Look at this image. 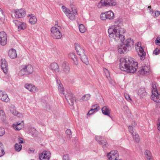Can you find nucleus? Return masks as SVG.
Listing matches in <instances>:
<instances>
[{"instance_id": "obj_64", "label": "nucleus", "mask_w": 160, "mask_h": 160, "mask_svg": "<svg viewBox=\"0 0 160 160\" xmlns=\"http://www.w3.org/2000/svg\"><path fill=\"white\" fill-rule=\"evenodd\" d=\"M56 82L58 85L60 84H61L62 83L59 80H58L57 79V78H56Z\"/></svg>"}, {"instance_id": "obj_11", "label": "nucleus", "mask_w": 160, "mask_h": 160, "mask_svg": "<svg viewBox=\"0 0 160 160\" xmlns=\"http://www.w3.org/2000/svg\"><path fill=\"white\" fill-rule=\"evenodd\" d=\"M14 15L16 18H21L26 15V11L23 9H20L15 10Z\"/></svg>"}, {"instance_id": "obj_44", "label": "nucleus", "mask_w": 160, "mask_h": 160, "mask_svg": "<svg viewBox=\"0 0 160 160\" xmlns=\"http://www.w3.org/2000/svg\"><path fill=\"white\" fill-rule=\"evenodd\" d=\"M66 132L67 134V138H71L72 137V135L70 129H67L66 131Z\"/></svg>"}, {"instance_id": "obj_4", "label": "nucleus", "mask_w": 160, "mask_h": 160, "mask_svg": "<svg viewBox=\"0 0 160 160\" xmlns=\"http://www.w3.org/2000/svg\"><path fill=\"white\" fill-rule=\"evenodd\" d=\"M152 94L151 96V99L157 102H160V94L157 91L155 84L152 85Z\"/></svg>"}, {"instance_id": "obj_2", "label": "nucleus", "mask_w": 160, "mask_h": 160, "mask_svg": "<svg viewBox=\"0 0 160 160\" xmlns=\"http://www.w3.org/2000/svg\"><path fill=\"white\" fill-rule=\"evenodd\" d=\"M119 61V68L121 70L128 73H133L136 71L135 67H137L138 64L133 58L126 56L121 58Z\"/></svg>"}, {"instance_id": "obj_10", "label": "nucleus", "mask_w": 160, "mask_h": 160, "mask_svg": "<svg viewBox=\"0 0 160 160\" xmlns=\"http://www.w3.org/2000/svg\"><path fill=\"white\" fill-rule=\"evenodd\" d=\"M40 160H49L51 156L50 152L49 151H44L39 154Z\"/></svg>"}, {"instance_id": "obj_33", "label": "nucleus", "mask_w": 160, "mask_h": 160, "mask_svg": "<svg viewBox=\"0 0 160 160\" xmlns=\"http://www.w3.org/2000/svg\"><path fill=\"white\" fill-rule=\"evenodd\" d=\"M62 11L64 12L66 16L68 15L69 13L70 12V10L69 9L66 8L65 6H62Z\"/></svg>"}, {"instance_id": "obj_53", "label": "nucleus", "mask_w": 160, "mask_h": 160, "mask_svg": "<svg viewBox=\"0 0 160 160\" xmlns=\"http://www.w3.org/2000/svg\"><path fill=\"white\" fill-rule=\"evenodd\" d=\"M160 14V12L159 11H155L154 13V18H156L158 17Z\"/></svg>"}, {"instance_id": "obj_13", "label": "nucleus", "mask_w": 160, "mask_h": 160, "mask_svg": "<svg viewBox=\"0 0 160 160\" xmlns=\"http://www.w3.org/2000/svg\"><path fill=\"white\" fill-rule=\"evenodd\" d=\"M7 35L4 32H0V43L1 45H5L7 42Z\"/></svg>"}, {"instance_id": "obj_24", "label": "nucleus", "mask_w": 160, "mask_h": 160, "mask_svg": "<svg viewBox=\"0 0 160 160\" xmlns=\"http://www.w3.org/2000/svg\"><path fill=\"white\" fill-rule=\"evenodd\" d=\"M134 42L131 39V38H128L125 41L124 44H125V46L129 48L131 47V46L134 45Z\"/></svg>"}, {"instance_id": "obj_54", "label": "nucleus", "mask_w": 160, "mask_h": 160, "mask_svg": "<svg viewBox=\"0 0 160 160\" xmlns=\"http://www.w3.org/2000/svg\"><path fill=\"white\" fill-rule=\"evenodd\" d=\"M128 128L129 129V132L131 133L132 134L133 133H134V132H133V127L131 126H128Z\"/></svg>"}, {"instance_id": "obj_38", "label": "nucleus", "mask_w": 160, "mask_h": 160, "mask_svg": "<svg viewBox=\"0 0 160 160\" xmlns=\"http://www.w3.org/2000/svg\"><path fill=\"white\" fill-rule=\"evenodd\" d=\"M58 88L59 91L62 94H64V89L62 84L58 85Z\"/></svg>"}, {"instance_id": "obj_56", "label": "nucleus", "mask_w": 160, "mask_h": 160, "mask_svg": "<svg viewBox=\"0 0 160 160\" xmlns=\"http://www.w3.org/2000/svg\"><path fill=\"white\" fill-rule=\"evenodd\" d=\"M18 142L19 143H20L21 144V143H23V138L20 137H19Z\"/></svg>"}, {"instance_id": "obj_50", "label": "nucleus", "mask_w": 160, "mask_h": 160, "mask_svg": "<svg viewBox=\"0 0 160 160\" xmlns=\"http://www.w3.org/2000/svg\"><path fill=\"white\" fill-rule=\"evenodd\" d=\"M4 16L3 12L2 10L0 8V23L1 22V18Z\"/></svg>"}, {"instance_id": "obj_35", "label": "nucleus", "mask_w": 160, "mask_h": 160, "mask_svg": "<svg viewBox=\"0 0 160 160\" xmlns=\"http://www.w3.org/2000/svg\"><path fill=\"white\" fill-rule=\"evenodd\" d=\"M6 115L4 111L2 110H0V118L2 121H4L6 118Z\"/></svg>"}, {"instance_id": "obj_61", "label": "nucleus", "mask_w": 160, "mask_h": 160, "mask_svg": "<svg viewBox=\"0 0 160 160\" xmlns=\"http://www.w3.org/2000/svg\"><path fill=\"white\" fill-rule=\"evenodd\" d=\"M99 108H94L93 109H92V111H93V112H98V110H99Z\"/></svg>"}, {"instance_id": "obj_49", "label": "nucleus", "mask_w": 160, "mask_h": 160, "mask_svg": "<svg viewBox=\"0 0 160 160\" xmlns=\"http://www.w3.org/2000/svg\"><path fill=\"white\" fill-rule=\"evenodd\" d=\"M5 133V129L3 128H0V136H3Z\"/></svg>"}, {"instance_id": "obj_26", "label": "nucleus", "mask_w": 160, "mask_h": 160, "mask_svg": "<svg viewBox=\"0 0 160 160\" xmlns=\"http://www.w3.org/2000/svg\"><path fill=\"white\" fill-rule=\"evenodd\" d=\"M147 94L145 89L144 88H142L139 89L138 92V94L141 97L143 98Z\"/></svg>"}, {"instance_id": "obj_16", "label": "nucleus", "mask_w": 160, "mask_h": 160, "mask_svg": "<svg viewBox=\"0 0 160 160\" xmlns=\"http://www.w3.org/2000/svg\"><path fill=\"white\" fill-rule=\"evenodd\" d=\"M70 67L69 64L66 62H64L62 65V70L65 73L67 74L69 72Z\"/></svg>"}, {"instance_id": "obj_45", "label": "nucleus", "mask_w": 160, "mask_h": 160, "mask_svg": "<svg viewBox=\"0 0 160 160\" xmlns=\"http://www.w3.org/2000/svg\"><path fill=\"white\" fill-rule=\"evenodd\" d=\"M103 70L105 74L106 78H108V79H109V78L110 77V75L108 70L106 68H104Z\"/></svg>"}, {"instance_id": "obj_57", "label": "nucleus", "mask_w": 160, "mask_h": 160, "mask_svg": "<svg viewBox=\"0 0 160 160\" xmlns=\"http://www.w3.org/2000/svg\"><path fill=\"white\" fill-rule=\"evenodd\" d=\"M148 8L150 11V13H151V14H153L154 12L152 9L151 8V6H148Z\"/></svg>"}, {"instance_id": "obj_62", "label": "nucleus", "mask_w": 160, "mask_h": 160, "mask_svg": "<svg viewBox=\"0 0 160 160\" xmlns=\"http://www.w3.org/2000/svg\"><path fill=\"white\" fill-rule=\"evenodd\" d=\"M158 48H156L153 51V54H155L156 55H158V53L157 52Z\"/></svg>"}, {"instance_id": "obj_48", "label": "nucleus", "mask_w": 160, "mask_h": 160, "mask_svg": "<svg viewBox=\"0 0 160 160\" xmlns=\"http://www.w3.org/2000/svg\"><path fill=\"white\" fill-rule=\"evenodd\" d=\"M38 91L37 88L35 86L32 85V88L30 90L31 92H37Z\"/></svg>"}, {"instance_id": "obj_9", "label": "nucleus", "mask_w": 160, "mask_h": 160, "mask_svg": "<svg viewBox=\"0 0 160 160\" xmlns=\"http://www.w3.org/2000/svg\"><path fill=\"white\" fill-rule=\"evenodd\" d=\"M120 40L122 43L118 46L117 49L118 51L121 54H125L127 51H129V49L125 46V44L123 43V42L124 41H121L120 39H119L118 40Z\"/></svg>"}, {"instance_id": "obj_27", "label": "nucleus", "mask_w": 160, "mask_h": 160, "mask_svg": "<svg viewBox=\"0 0 160 160\" xmlns=\"http://www.w3.org/2000/svg\"><path fill=\"white\" fill-rule=\"evenodd\" d=\"M80 56V58L82 61L86 65H88L89 64V61L87 57L85 54L83 55H81Z\"/></svg>"}, {"instance_id": "obj_41", "label": "nucleus", "mask_w": 160, "mask_h": 160, "mask_svg": "<svg viewBox=\"0 0 160 160\" xmlns=\"http://www.w3.org/2000/svg\"><path fill=\"white\" fill-rule=\"evenodd\" d=\"M80 31L82 33H84L86 31L84 26L82 24H80L79 27Z\"/></svg>"}, {"instance_id": "obj_37", "label": "nucleus", "mask_w": 160, "mask_h": 160, "mask_svg": "<svg viewBox=\"0 0 160 160\" xmlns=\"http://www.w3.org/2000/svg\"><path fill=\"white\" fill-rule=\"evenodd\" d=\"M12 108H10V110L12 113L14 115L17 116L18 117H20V113L18 112L16 110L13 109L12 110Z\"/></svg>"}, {"instance_id": "obj_39", "label": "nucleus", "mask_w": 160, "mask_h": 160, "mask_svg": "<svg viewBox=\"0 0 160 160\" xmlns=\"http://www.w3.org/2000/svg\"><path fill=\"white\" fill-rule=\"evenodd\" d=\"M3 147L2 143L0 142V157L3 156L5 154V152L3 149Z\"/></svg>"}, {"instance_id": "obj_43", "label": "nucleus", "mask_w": 160, "mask_h": 160, "mask_svg": "<svg viewBox=\"0 0 160 160\" xmlns=\"http://www.w3.org/2000/svg\"><path fill=\"white\" fill-rule=\"evenodd\" d=\"M102 143V144H99L102 145V147L103 148H107L108 147V143L107 142V141L105 140H103Z\"/></svg>"}, {"instance_id": "obj_52", "label": "nucleus", "mask_w": 160, "mask_h": 160, "mask_svg": "<svg viewBox=\"0 0 160 160\" xmlns=\"http://www.w3.org/2000/svg\"><path fill=\"white\" fill-rule=\"evenodd\" d=\"M155 43L157 45H160V37H158L155 41Z\"/></svg>"}, {"instance_id": "obj_7", "label": "nucleus", "mask_w": 160, "mask_h": 160, "mask_svg": "<svg viewBox=\"0 0 160 160\" xmlns=\"http://www.w3.org/2000/svg\"><path fill=\"white\" fill-rule=\"evenodd\" d=\"M136 45V49L140 59L142 60L144 59L145 58L146 53L144 51L143 48L141 47V42H138Z\"/></svg>"}, {"instance_id": "obj_18", "label": "nucleus", "mask_w": 160, "mask_h": 160, "mask_svg": "<svg viewBox=\"0 0 160 160\" xmlns=\"http://www.w3.org/2000/svg\"><path fill=\"white\" fill-rule=\"evenodd\" d=\"M69 15L67 16L71 20H73L75 19V15H78L77 11L76 9L74 8L72 9V11H70Z\"/></svg>"}, {"instance_id": "obj_28", "label": "nucleus", "mask_w": 160, "mask_h": 160, "mask_svg": "<svg viewBox=\"0 0 160 160\" xmlns=\"http://www.w3.org/2000/svg\"><path fill=\"white\" fill-rule=\"evenodd\" d=\"M30 17L29 22L31 24H35L37 21V19L36 17L32 14L28 15Z\"/></svg>"}, {"instance_id": "obj_42", "label": "nucleus", "mask_w": 160, "mask_h": 160, "mask_svg": "<svg viewBox=\"0 0 160 160\" xmlns=\"http://www.w3.org/2000/svg\"><path fill=\"white\" fill-rule=\"evenodd\" d=\"M102 143V144H99L102 145V147L103 148H107L108 147V143L107 142V141L105 140H103Z\"/></svg>"}, {"instance_id": "obj_51", "label": "nucleus", "mask_w": 160, "mask_h": 160, "mask_svg": "<svg viewBox=\"0 0 160 160\" xmlns=\"http://www.w3.org/2000/svg\"><path fill=\"white\" fill-rule=\"evenodd\" d=\"M62 160H69V156L68 154H65L63 155Z\"/></svg>"}, {"instance_id": "obj_12", "label": "nucleus", "mask_w": 160, "mask_h": 160, "mask_svg": "<svg viewBox=\"0 0 160 160\" xmlns=\"http://www.w3.org/2000/svg\"><path fill=\"white\" fill-rule=\"evenodd\" d=\"M117 150L111 151L107 154V156L109 160H117V158L119 157V154Z\"/></svg>"}, {"instance_id": "obj_55", "label": "nucleus", "mask_w": 160, "mask_h": 160, "mask_svg": "<svg viewBox=\"0 0 160 160\" xmlns=\"http://www.w3.org/2000/svg\"><path fill=\"white\" fill-rule=\"evenodd\" d=\"M158 123L157 124V128L160 131V118H158Z\"/></svg>"}, {"instance_id": "obj_60", "label": "nucleus", "mask_w": 160, "mask_h": 160, "mask_svg": "<svg viewBox=\"0 0 160 160\" xmlns=\"http://www.w3.org/2000/svg\"><path fill=\"white\" fill-rule=\"evenodd\" d=\"M125 97L126 99L128 101L131 100V99L130 96L128 95H125Z\"/></svg>"}, {"instance_id": "obj_59", "label": "nucleus", "mask_w": 160, "mask_h": 160, "mask_svg": "<svg viewBox=\"0 0 160 160\" xmlns=\"http://www.w3.org/2000/svg\"><path fill=\"white\" fill-rule=\"evenodd\" d=\"M94 112H93V111H92V109H91L88 112L87 115H92V114L94 113Z\"/></svg>"}, {"instance_id": "obj_5", "label": "nucleus", "mask_w": 160, "mask_h": 160, "mask_svg": "<svg viewBox=\"0 0 160 160\" xmlns=\"http://www.w3.org/2000/svg\"><path fill=\"white\" fill-rule=\"evenodd\" d=\"M116 5L117 3L112 0H101L98 3L97 6L98 8H101L102 7L115 6Z\"/></svg>"}, {"instance_id": "obj_34", "label": "nucleus", "mask_w": 160, "mask_h": 160, "mask_svg": "<svg viewBox=\"0 0 160 160\" xmlns=\"http://www.w3.org/2000/svg\"><path fill=\"white\" fill-rule=\"evenodd\" d=\"M145 154L148 159H151L152 158L151 152L148 150H147L145 151Z\"/></svg>"}, {"instance_id": "obj_6", "label": "nucleus", "mask_w": 160, "mask_h": 160, "mask_svg": "<svg viewBox=\"0 0 160 160\" xmlns=\"http://www.w3.org/2000/svg\"><path fill=\"white\" fill-rule=\"evenodd\" d=\"M51 35L54 39H59L62 36L59 29L55 27H52L51 29Z\"/></svg>"}, {"instance_id": "obj_40", "label": "nucleus", "mask_w": 160, "mask_h": 160, "mask_svg": "<svg viewBox=\"0 0 160 160\" xmlns=\"http://www.w3.org/2000/svg\"><path fill=\"white\" fill-rule=\"evenodd\" d=\"M95 139L99 144H102V141L103 140V138L100 136H97L95 137Z\"/></svg>"}, {"instance_id": "obj_30", "label": "nucleus", "mask_w": 160, "mask_h": 160, "mask_svg": "<svg viewBox=\"0 0 160 160\" xmlns=\"http://www.w3.org/2000/svg\"><path fill=\"white\" fill-rule=\"evenodd\" d=\"M106 15H107V19H109V20H112L114 18V13L111 11H109L106 12Z\"/></svg>"}, {"instance_id": "obj_19", "label": "nucleus", "mask_w": 160, "mask_h": 160, "mask_svg": "<svg viewBox=\"0 0 160 160\" xmlns=\"http://www.w3.org/2000/svg\"><path fill=\"white\" fill-rule=\"evenodd\" d=\"M150 72V68L149 66H145L139 70V73L141 74H147L149 73Z\"/></svg>"}, {"instance_id": "obj_3", "label": "nucleus", "mask_w": 160, "mask_h": 160, "mask_svg": "<svg viewBox=\"0 0 160 160\" xmlns=\"http://www.w3.org/2000/svg\"><path fill=\"white\" fill-rule=\"evenodd\" d=\"M20 71L18 72V75L22 76L24 75H29L32 73L33 69L31 65H23L20 67Z\"/></svg>"}, {"instance_id": "obj_46", "label": "nucleus", "mask_w": 160, "mask_h": 160, "mask_svg": "<svg viewBox=\"0 0 160 160\" xmlns=\"http://www.w3.org/2000/svg\"><path fill=\"white\" fill-rule=\"evenodd\" d=\"M107 15L106 12L102 13L100 15V18L102 20H105L107 19Z\"/></svg>"}, {"instance_id": "obj_63", "label": "nucleus", "mask_w": 160, "mask_h": 160, "mask_svg": "<svg viewBox=\"0 0 160 160\" xmlns=\"http://www.w3.org/2000/svg\"><path fill=\"white\" fill-rule=\"evenodd\" d=\"M99 108V106L97 104H95L93 105L92 106L91 109H93L94 108Z\"/></svg>"}, {"instance_id": "obj_58", "label": "nucleus", "mask_w": 160, "mask_h": 160, "mask_svg": "<svg viewBox=\"0 0 160 160\" xmlns=\"http://www.w3.org/2000/svg\"><path fill=\"white\" fill-rule=\"evenodd\" d=\"M32 132L31 133V132H30V133H31L32 135V136L34 137L35 136V133L36 132V129L33 128L32 129Z\"/></svg>"}, {"instance_id": "obj_22", "label": "nucleus", "mask_w": 160, "mask_h": 160, "mask_svg": "<svg viewBox=\"0 0 160 160\" xmlns=\"http://www.w3.org/2000/svg\"><path fill=\"white\" fill-rule=\"evenodd\" d=\"M23 121H22V123L17 122L13 124L12 125V126L16 130H19L22 129V127L23 125Z\"/></svg>"}, {"instance_id": "obj_23", "label": "nucleus", "mask_w": 160, "mask_h": 160, "mask_svg": "<svg viewBox=\"0 0 160 160\" xmlns=\"http://www.w3.org/2000/svg\"><path fill=\"white\" fill-rule=\"evenodd\" d=\"M102 112L104 115L108 116L111 118H112V117L110 115V112L109 108L107 107L104 106L102 108Z\"/></svg>"}, {"instance_id": "obj_36", "label": "nucleus", "mask_w": 160, "mask_h": 160, "mask_svg": "<svg viewBox=\"0 0 160 160\" xmlns=\"http://www.w3.org/2000/svg\"><path fill=\"white\" fill-rule=\"evenodd\" d=\"M91 95L89 94H85L83 96L81 99L83 101H87L89 100L90 98Z\"/></svg>"}, {"instance_id": "obj_32", "label": "nucleus", "mask_w": 160, "mask_h": 160, "mask_svg": "<svg viewBox=\"0 0 160 160\" xmlns=\"http://www.w3.org/2000/svg\"><path fill=\"white\" fill-rule=\"evenodd\" d=\"M132 135L133 139L135 142H138L139 141L140 139L138 134H137L136 132H134Z\"/></svg>"}, {"instance_id": "obj_47", "label": "nucleus", "mask_w": 160, "mask_h": 160, "mask_svg": "<svg viewBox=\"0 0 160 160\" xmlns=\"http://www.w3.org/2000/svg\"><path fill=\"white\" fill-rule=\"evenodd\" d=\"M32 84H26L25 85L24 87L30 91V90L32 88Z\"/></svg>"}, {"instance_id": "obj_29", "label": "nucleus", "mask_w": 160, "mask_h": 160, "mask_svg": "<svg viewBox=\"0 0 160 160\" xmlns=\"http://www.w3.org/2000/svg\"><path fill=\"white\" fill-rule=\"evenodd\" d=\"M51 68L52 70L54 71L55 72H59V66L56 63L54 62L51 63Z\"/></svg>"}, {"instance_id": "obj_15", "label": "nucleus", "mask_w": 160, "mask_h": 160, "mask_svg": "<svg viewBox=\"0 0 160 160\" xmlns=\"http://www.w3.org/2000/svg\"><path fill=\"white\" fill-rule=\"evenodd\" d=\"M1 62L2 69L5 73H7L8 72V65L7 62L5 59H1Z\"/></svg>"}, {"instance_id": "obj_14", "label": "nucleus", "mask_w": 160, "mask_h": 160, "mask_svg": "<svg viewBox=\"0 0 160 160\" xmlns=\"http://www.w3.org/2000/svg\"><path fill=\"white\" fill-rule=\"evenodd\" d=\"M74 45L75 50L78 55L80 56L85 53L84 49L81 47L79 44L75 43Z\"/></svg>"}, {"instance_id": "obj_20", "label": "nucleus", "mask_w": 160, "mask_h": 160, "mask_svg": "<svg viewBox=\"0 0 160 160\" xmlns=\"http://www.w3.org/2000/svg\"><path fill=\"white\" fill-rule=\"evenodd\" d=\"M8 55L9 57L12 59L15 58L17 57L16 50L13 48L11 49L8 51Z\"/></svg>"}, {"instance_id": "obj_21", "label": "nucleus", "mask_w": 160, "mask_h": 160, "mask_svg": "<svg viewBox=\"0 0 160 160\" xmlns=\"http://www.w3.org/2000/svg\"><path fill=\"white\" fill-rule=\"evenodd\" d=\"M68 57L73 60L75 64L77 65L78 64L77 57L75 53L72 52L68 54Z\"/></svg>"}, {"instance_id": "obj_31", "label": "nucleus", "mask_w": 160, "mask_h": 160, "mask_svg": "<svg viewBox=\"0 0 160 160\" xmlns=\"http://www.w3.org/2000/svg\"><path fill=\"white\" fill-rule=\"evenodd\" d=\"M22 146L20 143H16L14 146L15 150L18 152H20L22 149Z\"/></svg>"}, {"instance_id": "obj_1", "label": "nucleus", "mask_w": 160, "mask_h": 160, "mask_svg": "<svg viewBox=\"0 0 160 160\" xmlns=\"http://www.w3.org/2000/svg\"><path fill=\"white\" fill-rule=\"evenodd\" d=\"M115 25L108 29L109 36L115 40L120 39L121 41L125 39V37L122 35L125 32V30L121 28L122 25V18H118L114 22Z\"/></svg>"}, {"instance_id": "obj_25", "label": "nucleus", "mask_w": 160, "mask_h": 160, "mask_svg": "<svg viewBox=\"0 0 160 160\" xmlns=\"http://www.w3.org/2000/svg\"><path fill=\"white\" fill-rule=\"evenodd\" d=\"M16 21L19 24L18 26V31H20L21 30H24L26 28V26L25 23L23 22H19L18 21Z\"/></svg>"}, {"instance_id": "obj_17", "label": "nucleus", "mask_w": 160, "mask_h": 160, "mask_svg": "<svg viewBox=\"0 0 160 160\" xmlns=\"http://www.w3.org/2000/svg\"><path fill=\"white\" fill-rule=\"evenodd\" d=\"M0 100L5 102H8L9 99L5 92L0 90Z\"/></svg>"}, {"instance_id": "obj_8", "label": "nucleus", "mask_w": 160, "mask_h": 160, "mask_svg": "<svg viewBox=\"0 0 160 160\" xmlns=\"http://www.w3.org/2000/svg\"><path fill=\"white\" fill-rule=\"evenodd\" d=\"M65 96L69 105L73 106L76 100L75 96L72 92H70L68 93Z\"/></svg>"}]
</instances>
